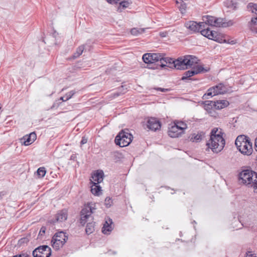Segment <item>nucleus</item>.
<instances>
[{
    "label": "nucleus",
    "instance_id": "obj_45",
    "mask_svg": "<svg viewBox=\"0 0 257 257\" xmlns=\"http://www.w3.org/2000/svg\"><path fill=\"white\" fill-rule=\"evenodd\" d=\"M121 93H119V92H116V93H113V97H117L118 96H119L120 95ZM122 93H124V92H123Z\"/></svg>",
    "mask_w": 257,
    "mask_h": 257
},
{
    "label": "nucleus",
    "instance_id": "obj_37",
    "mask_svg": "<svg viewBox=\"0 0 257 257\" xmlns=\"http://www.w3.org/2000/svg\"><path fill=\"white\" fill-rule=\"evenodd\" d=\"M45 231H46V227H44V226L42 227L39 231V236H41L43 235L45 233Z\"/></svg>",
    "mask_w": 257,
    "mask_h": 257
},
{
    "label": "nucleus",
    "instance_id": "obj_11",
    "mask_svg": "<svg viewBox=\"0 0 257 257\" xmlns=\"http://www.w3.org/2000/svg\"><path fill=\"white\" fill-rule=\"evenodd\" d=\"M147 127L150 130L156 131L161 128V123L157 118L151 117L147 121Z\"/></svg>",
    "mask_w": 257,
    "mask_h": 257
},
{
    "label": "nucleus",
    "instance_id": "obj_22",
    "mask_svg": "<svg viewBox=\"0 0 257 257\" xmlns=\"http://www.w3.org/2000/svg\"><path fill=\"white\" fill-rule=\"evenodd\" d=\"M204 137V134L203 132H200L197 134H194L190 138V141L193 142H199Z\"/></svg>",
    "mask_w": 257,
    "mask_h": 257
},
{
    "label": "nucleus",
    "instance_id": "obj_9",
    "mask_svg": "<svg viewBox=\"0 0 257 257\" xmlns=\"http://www.w3.org/2000/svg\"><path fill=\"white\" fill-rule=\"evenodd\" d=\"M94 208L92 207L90 204L85 206L81 211V219L80 223L82 225H84L85 223L89 220V218L92 220L91 214L93 213Z\"/></svg>",
    "mask_w": 257,
    "mask_h": 257
},
{
    "label": "nucleus",
    "instance_id": "obj_16",
    "mask_svg": "<svg viewBox=\"0 0 257 257\" xmlns=\"http://www.w3.org/2000/svg\"><path fill=\"white\" fill-rule=\"evenodd\" d=\"M103 172L102 171H97L92 175V180L91 183L93 184H98L101 183L103 180Z\"/></svg>",
    "mask_w": 257,
    "mask_h": 257
},
{
    "label": "nucleus",
    "instance_id": "obj_40",
    "mask_svg": "<svg viewBox=\"0 0 257 257\" xmlns=\"http://www.w3.org/2000/svg\"><path fill=\"white\" fill-rule=\"evenodd\" d=\"M87 142V139L85 137H83L80 143H81V145H82L86 144Z\"/></svg>",
    "mask_w": 257,
    "mask_h": 257
},
{
    "label": "nucleus",
    "instance_id": "obj_31",
    "mask_svg": "<svg viewBox=\"0 0 257 257\" xmlns=\"http://www.w3.org/2000/svg\"><path fill=\"white\" fill-rule=\"evenodd\" d=\"M174 123L183 133L184 130L187 128V124L183 121H176Z\"/></svg>",
    "mask_w": 257,
    "mask_h": 257
},
{
    "label": "nucleus",
    "instance_id": "obj_47",
    "mask_svg": "<svg viewBox=\"0 0 257 257\" xmlns=\"http://www.w3.org/2000/svg\"><path fill=\"white\" fill-rule=\"evenodd\" d=\"M181 7H182V9H183L184 10H185V8H186L185 4L182 5Z\"/></svg>",
    "mask_w": 257,
    "mask_h": 257
},
{
    "label": "nucleus",
    "instance_id": "obj_18",
    "mask_svg": "<svg viewBox=\"0 0 257 257\" xmlns=\"http://www.w3.org/2000/svg\"><path fill=\"white\" fill-rule=\"evenodd\" d=\"M233 25V22L229 21L227 22H225L221 18H216L215 19V24L214 26L216 27H227Z\"/></svg>",
    "mask_w": 257,
    "mask_h": 257
},
{
    "label": "nucleus",
    "instance_id": "obj_1",
    "mask_svg": "<svg viewBox=\"0 0 257 257\" xmlns=\"http://www.w3.org/2000/svg\"><path fill=\"white\" fill-rule=\"evenodd\" d=\"M153 64L158 63L162 67H168L178 70L187 69L192 66L197 61V58L193 55H186L177 59L165 58L160 54L151 53Z\"/></svg>",
    "mask_w": 257,
    "mask_h": 257
},
{
    "label": "nucleus",
    "instance_id": "obj_23",
    "mask_svg": "<svg viewBox=\"0 0 257 257\" xmlns=\"http://www.w3.org/2000/svg\"><path fill=\"white\" fill-rule=\"evenodd\" d=\"M112 223L111 220L110 223L109 224L107 221H105L102 228V232L105 234H109L112 230V227L111 225Z\"/></svg>",
    "mask_w": 257,
    "mask_h": 257
},
{
    "label": "nucleus",
    "instance_id": "obj_32",
    "mask_svg": "<svg viewBox=\"0 0 257 257\" xmlns=\"http://www.w3.org/2000/svg\"><path fill=\"white\" fill-rule=\"evenodd\" d=\"M206 109H215V101H206L204 103Z\"/></svg>",
    "mask_w": 257,
    "mask_h": 257
},
{
    "label": "nucleus",
    "instance_id": "obj_8",
    "mask_svg": "<svg viewBox=\"0 0 257 257\" xmlns=\"http://www.w3.org/2000/svg\"><path fill=\"white\" fill-rule=\"evenodd\" d=\"M51 254V249L46 245L40 246L33 251L34 257H49Z\"/></svg>",
    "mask_w": 257,
    "mask_h": 257
},
{
    "label": "nucleus",
    "instance_id": "obj_36",
    "mask_svg": "<svg viewBox=\"0 0 257 257\" xmlns=\"http://www.w3.org/2000/svg\"><path fill=\"white\" fill-rule=\"evenodd\" d=\"M113 203L112 200L109 197L105 198L104 201V204L107 208L110 207Z\"/></svg>",
    "mask_w": 257,
    "mask_h": 257
},
{
    "label": "nucleus",
    "instance_id": "obj_14",
    "mask_svg": "<svg viewBox=\"0 0 257 257\" xmlns=\"http://www.w3.org/2000/svg\"><path fill=\"white\" fill-rule=\"evenodd\" d=\"M209 34L210 36L209 39L214 40L220 43H226V41L224 39L223 35L220 33H218L214 31H211Z\"/></svg>",
    "mask_w": 257,
    "mask_h": 257
},
{
    "label": "nucleus",
    "instance_id": "obj_35",
    "mask_svg": "<svg viewBox=\"0 0 257 257\" xmlns=\"http://www.w3.org/2000/svg\"><path fill=\"white\" fill-rule=\"evenodd\" d=\"M46 170L44 167L39 168L37 171V175L39 178L43 177L46 174Z\"/></svg>",
    "mask_w": 257,
    "mask_h": 257
},
{
    "label": "nucleus",
    "instance_id": "obj_17",
    "mask_svg": "<svg viewBox=\"0 0 257 257\" xmlns=\"http://www.w3.org/2000/svg\"><path fill=\"white\" fill-rule=\"evenodd\" d=\"M257 182V173L253 171V173L251 174L247 178L245 181L242 182L243 184L248 185L251 187H253V184Z\"/></svg>",
    "mask_w": 257,
    "mask_h": 257
},
{
    "label": "nucleus",
    "instance_id": "obj_6",
    "mask_svg": "<svg viewBox=\"0 0 257 257\" xmlns=\"http://www.w3.org/2000/svg\"><path fill=\"white\" fill-rule=\"evenodd\" d=\"M67 239L68 236L65 232H58L55 233L51 240L52 245L54 248L58 250L63 246Z\"/></svg>",
    "mask_w": 257,
    "mask_h": 257
},
{
    "label": "nucleus",
    "instance_id": "obj_7",
    "mask_svg": "<svg viewBox=\"0 0 257 257\" xmlns=\"http://www.w3.org/2000/svg\"><path fill=\"white\" fill-rule=\"evenodd\" d=\"M196 58H197V57ZM197 61L198 59H197L196 62L192 66L190 67V68L193 67V70L187 71L183 74V76L181 78L182 80H185L189 79L190 77L193 76L195 74L205 73L209 71V68L208 67H204L203 65H199L194 66L195 64L197 63ZM187 69H188V68Z\"/></svg>",
    "mask_w": 257,
    "mask_h": 257
},
{
    "label": "nucleus",
    "instance_id": "obj_38",
    "mask_svg": "<svg viewBox=\"0 0 257 257\" xmlns=\"http://www.w3.org/2000/svg\"><path fill=\"white\" fill-rule=\"evenodd\" d=\"M245 257H257L252 251H248L246 253Z\"/></svg>",
    "mask_w": 257,
    "mask_h": 257
},
{
    "label": "nucleus",
    "instance_id": "obj_13",
    "mask_svg": "<svg viewBox=\"0 0 257 257\" xmlns=\"http://www.w3.org/2000/svg\"><path fill=\"white\" fill-rule=\"evenodd\" d=\"M37 138V136L35 133L33 132L30 133L29 135H26L23 137L21 139L22 143H23L25 146H28L32 144Z\"/></svg>",
    "mask_w": 257,
    "mask_h": 257
},
{
    "label": "nucleus",
    "instance_id": "obj_27",
    "mask_svg": "<svg viewBox=\"0 0 257 257\" xmlns=\"http://www.w3.org/2000/svg\"><path fill=\"white\" fill-rule=\"evenodd\" d=\"M145 31V29L143 28H133L131 30V33L133 35L138 36L140 34L143 33Z\"/></svg>",
    "mask_w": 257,
    "mask_h": 257
},
{
    "label": "nucleus",
    "instance_id": "obj_46",
    "mask_svg": "<svg viewBox=\"0 0 257 257\" xmlns=\"http://www.w3.org/2000/svg\"><path fill=\"white\" fill-rule=\"evenodd\" d=\"M254 146H255V149L256 151H257V137L255 139Z\"/></svg>",
    "mask_w": 257,
    "mask_h": 257
},
{
    "label": "nucleus",
    "instance_id": "obj_2",
    "mask_svg": "<svg viewBox=\"0 0 257 257\" xmlns=\"http://www.w3.org/2000/svg\"><path fill=\"white\" fill-rule=\"evenodd\" d=\"M222 134L221 130L218 128H214L211 131L210 139L206 145L214 153H217L220 152L224 147L225 142Z\"/></svg>",
    "mask_w": 257,
    "mask_h": 257
},
{
    "label": "nucleus",
    "instance_id": "obj_4",
    "mask_svg": "<svg viewBox=\"0 0 257 257\" xmlns=\"http://www.w3.org/2000/svg\"><path fill=\"white\" fill-rule=\"evenodd\" d=\"M133 136L127 130H122L116 136L115 143L120 147L127 146L132 141Z\"/></svg>",
    "mask_w": 257,
    "mask_h": 257
},
{
    "label": "nucleus",
    "instance_id": "obj_33",
    "mask_svg": "<svg viewBox=\"0 0 257 257\" xmlns=\"http://www.w3.org/2000/svg\"><path fill=\"white\" fill-rule=\"evenodd\" d=\"M209 32H211V30L208 28H206V27L202 29L200 31L202 35L208 39H209L210 36Z\"/></svg>",
    "mask_w": 257,
    "mask_h": 257
},
{
    "label": "nucleus",
    "instance_id": "obj_34",
    "mask_svg": "<svg viewBox=\"0 0 257 257\" xmlns=\"http://www.w3.org/2000/svg\"><path fill=\"white\" fill-rule=\"evenodd\" d=\"M247 9L248 11L255 13L257 15V5L250 3L247 6Z\"/></svg>",
    "mask_w": 257,
    "mask_h": 257
},
{
    "label": "nucleus",
    "instance_id": "obj_20",
    "mask_svg": "<svg viewBox=\"0 0 257 257\" xmlns=\"http://www.w3.org/2000/svg\"><path fill=\"white\" fill-rule=\"evenodd\" d=\"M253 171L249 170H245L241 171L239 175V178L240 180H241V182L242 183L243 181H245L247 179V178L252 173H253Z\"/></svg>",
    "mask_w": 257,
    "mask_h": 257
},
{
    "label": "nucleus",
    "instance_id": "obj_21",
    "mask_svg": "<svg viewBox=\"0 0 257 257\" xmlns=\"http://www.w3.org/2000/svg\"><path fill=\"white\" fill-rule=\"evenodd\" d=\"M229 102L226 100H219L215 101V109H221L227 107L229 105Z\"/></svg>",
    "mask_w": 257,
    "mask_h": 257
},
{
    "label": "nucleus",
    "instance_id": "obj_10",
    "mask_svg": "<svg viewBox=\"0 0 257 257\" xmlns=\"http://www.w3.org/2000/svg\"><path fill=\"white\" fill-rule=\"evenodd\" d=\"M185 27L190 30L194 32H200L201 29L205 28V24L203 23L200 22L197 23L195 21H190L185 24Z\"/></svg>",
    "mask_w": 257,
    "mask_h": 257
},
{
    "label": "nucleus",
    "instance_id": "obj_15",
    "mask_svg": "<svg viewBox=\"0 0 257 257\" xmlns=\"http://www.w3.org/2000/svg\"><path fill=\"white\" fill-rule=\"evenodd\" d=\"M183 133L181 132L180 129L174 123L170 127L168 131V135L171 138L179 137Z\"/></svg>",
    "mask_w": 257,
    "mask_h": 257
},
{
    "label": "nucleus",
    "instance_id": "obj_19",
    "mask_svg": "<svg viewBox=\"0 0 257 257\" xmlns=\"http://www.w3.org/2000/svg\"><path fill=\"white\" fill-rule=\"evenodd\" d=\"M203 22L204 24H205V27H206V25L214 26L215 24V18L210 16H204L203 17Z\"/></svg>",
    "mask_w": 257,
    "mask_h": 257
},
{
    "label": "nucleus",
    "instance_id": "obj_24",
    "mask_svg": "<svg viewBox=\"0 0 257 257\" xmlns=\"http://www.w3.org/2000/svg\"><path fill=\"white\" fill-rule=\"evenodd\" d=\"M91 192L95 195H99L101 192V187L97 184H93L91 186Z\"/></svg>",
    "mask_w": 257,
    "mask_h": 257
},
{
    "label": "nucleus",
    "instance_id": "obj_29",
    "mask_svg": "<svg viewBox=\"0 0 257 257\" xmlns=\"http://www.w3.org/2000/svg\"><path fill=\"white\" fill-rule=\"evenodd\" d=\"M75 93L74 90L70 91L67 93L64 96L61 97L60 99L63 101H65L70 99L73 95Z\"/></svg>",
    "mask_w": 257,
    "mask_h": 257
},
{
    "label": "nucleus",
    "instance_id": "obj_26",
    "mask_svg": "<svg viewBox=\"0 0 257 257\" xmlns=\"http://www.w3.org/2000/svg\"><path fill=\"white\" fill-rule=\"evenodd\" d=\"M143 60L145 63L153 64V59L151 57V53H146L143 56Z\"/></svg>",
    "mask_w": 257,
    "mask_h": 257
},
{
    "label": "nucleus",
    "instance_id": "obj_42",
    "mask_svg": "<svg viewBox=\"0 0 257 257\" xmlns=\"http://www.w3.org/2000/svg\"><path fill=\"white\" fill-rule=\"evenodd\" d=\"M250 29L252 32L257 34V27L255 26H251Z\"/></svg>",
    "mask_w": 257,
    "mask_h": 257
},
{
    "label": "nucleus",
    "instance_id": "obj_43",
    "mask_svg": "<svg viewBox=\"0 0 257 257\" xmlns=\"http://www.w3.org/2000/svg\"><path fill=\"white\" fill-rule=\"evenodd\" d=\"M253 188L254 189V191L257 193V182L255 184H253Z\"/></svg>",
    "mask_w": 257,
    "mask_h": 257
},
{
    "label": "nucleus",
    "instance_id": "obj_44",
    "mask_svg": "<svg viewBox=\"0 0 257 257\" xmlns=\"http://www.w3.org/2000/svg\"><path fill=\"white\" fill-rule=\"evenodd\" d=\"M156 89L158 90H160L162 92H166L168 90L167 89L162 88H157Z\"/></svg>",
    "mask_w": 257,
    "mask_h": 257
},
{
    "label": "nucleus",
    "instance_id": "obj_28",
    "mask_svg": "<svg viewBox=\"0 0 257 257\" xmlns=\"http://www.w3.org/2000/svg\"><path fill=\"white\" fill-rule=\"evenodd\" d=\"M84 49V45L80 46L77 48L76 52L73 55V58L75 59L79 57L82 54Z\"/></svg>",
    "mask_w": 257,
    "mask_h": 257
},
{
    "label": "nucleus",
    "instance_id": "obj_39",
    "mask_svg": "<svg viewBox=\"0 0 257 257\" xmlns=\"http://www.w3.org/2000/svg\"><path fill=\"white\" fill-rule=\"evenodd\" d=\"M251 24L254 25H257V17L251 19Z\"/></svg>",
    "mask_w": 257,
    "mask_h": 257
},
{
    "label": "nucleus",
    "instance_id": "obj_25",
    "mask_svg": "<svg viewBox=\"0 0 257 257\" xmlns=\"http://www.w3.org/2000/svg\"><path fill=\"white\" fill-rule=\"evenodd\" d=\"M85 231L87 234H90L94 231V223L89 222L87 224Z\"/></svg>",
    "mask_w": 257,
    "mask_h": 257
},
{
    "label": "nucleus",
    "instance_id": "obj_5",
    "mask_svg": "<svg viewBox=\"0 0 257 257\" xmlns=\"http://www.w3.org/2000/svg\"><path fill=\"white\" fill-rule=\"evenodd\" d=\"M230 90V87L220 83L208 89L207 93L204 94L203 97L206 99L208 98V96H213L218 94H223L227 93Z\"/></svg>",
    "mask_w": 257,
    "mask_h": 257
},
{
    "label": "nucleus",
    "instance_id": "obj_12",
    "mask_svg": "<svg viewBox=\"0 0 257 257\" xmlns=\"http://www.w3.org/2000/svg\"><path fill=\"white\" fill-rule=\"evenodd\" d=\"M68 213L66 209L61 210L55 215V220H51V222L54 223L56 222H62L67 219Z\"/></svg>",
    "mask_w": 257,
    "mask_h": 257
},
{
    "label": "nucleus",
    "instance_id": "obj_48",
    "mask_svg": "<svg viewBox=\"0 0 257 257\" xmlns=\"http://www.w3.org/2000/svg\"><path fill=\"white\" fill-rule=\"evenodd\" d=\"M227 43H228L231 44H234V43H234V42L233 41H231L230 42H228Z\"/></svg>",
    "mask_w": 257,
    "mask_h": 257
},
{
    "label": "nucleus",
    "instance_id": "obj_41",
    "mask_svg": "<svg viewBox=\"0 0 257 257\" xmlns=\"http://www.w3.org/2000/svg\"><path fill=\"white\" fill-rule=\"evenodd\" d=\"M119 0H107V2L109 4H117Z\"/></svg>",
    "mask_w": 257,
    "mask_h": 257
},
{
    "label": "nucleus",
    "instance_id": "obj_30",
    "mask_svg": "<svg viewBox=\"0 0 257 257\" xmlns=\"http://www.w3.org/2000/svg\"><path fill=\"white\" fill-rule=\"evenodd\" d=\"M131 3V0H123L119 2V8H118V10H120V11H121V10L120 9L121 8H122V9H124L125 8H127L129 6Z\"/></svg>",
    "mask_w": 257,
    "mask_h": 257
},
{
    "label": "nucleus",
    "instance_id": "obj_3",
    "mask_svg": "<svg viewBox=\"0 0 257 257\" xmlns=\"http://www.w3.org/2000/svg\"><path fill=\"white\" fill-rule=\"evenodd\" d=\"M235 144L239 150L242 154L250 155L252 152V143L250 142L248 137L240 135L237 137Z\"/></svg>",
    "mask_w": 257,
    "mask_h": 257
}]
</instances>
